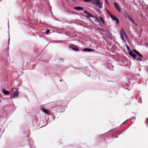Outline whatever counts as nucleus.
<instances>
[{
  "label": "nucleus",
  "instance_id": "1",
  "mask_svg": "<svg viewBox=\"0 0 148 148\" xmlns=\"http://www.w3.org/2000/svg\"><path fill=\"white\" fill-rule=\"evenodd\" d=\"M120 35L121 36V38L122 40L123 41V42H125V41L124 39V36L125 37V38L127 39L128 40V38L126 36L125 32H124L123 29H121L120 30Z\"/></svg>",
  "mask_w": 148,
  "mask_h": 148
},
{
  "label": "nucleus",
  "instance_id": "2",
  "mask_svg": "<svg viewBox=\"0 0 148 148\" xmlns=\"http://www.w3.org/2000/svg\"><path fill=\"white\" fill-rule=\"evenodd\" d=\"M19 95V92L17 91H14L12 95H10L11 98H14L18 97Z\"/></svg>",
  "mask_w": 148,
  "mask_h": 148
},
{
  "label": "nucleus",
  "instance_id": "3",
  "mask_svg": "<svg viewBox=\"0 0 148 148\" xmlns=\"http://www.w3.org/2000/svg\"><path fill=\"white\" fill-rule=\"evenodd\" d=\"M114 8H115L116 10L119 12L121 13V10L120 7L118 4L116 3L115 2L114 3Z\"/></svg>",
  "mask_w": 148,
  "mask_h": 148
},
{
  "label": "nucleus",
  "instance_id": "4",
  "mask_svg": "<svg viewBox=\"0 0 148 148\" xmlns=\"http://www.w3.org/2000/svg\"><path fill=\"white\" fill-rule=\"evenodd\" d=\"M130 56L133 57L134 60L136 59V58L138 57V56L133 53V51L130 49Z\"/></svg>",
  "mask_w": 148,
  "mask_h": 148
},
{
  "label": "nucleus",
  "instance_id": "5",
  "mask_svg": "<svg viewBox=\"0 0 148 148\" xmlns=\"http://www.w3.org/2000/svg\"><path fill=\"white\" fill-rule=\"evenodd\" d=\"M69 47L72 49L73 50L75 51H77L79 50V49L76 46H75L73 45H70Z\"/></svg>",
  "mask_w": 148,
  "mask_h": 148
},
{
  "label": "nucleus",
  "instance_id": "6",
  "mask_svg": "<svg viewBox=\"0 0 148 148\" xmlns=\"http://www.w3.org/2000/svg\"><path fill=\"white\" fill-rule=\"evenodd\" d=\"M110 17L112 18L113 20L116 21L117 23H119V20L115 16L112 15H110Z\"/></svg>",
  "mask_w": 148,
  "mask_h": 148
},
{
  "label": "nucleus",
  "instance_id": "7",
  "mask_svg": "<svg viewBox=\"0 0 148 148\" xmlns=\"http://www.w3.org/2000/svg\"><path fill=\"white\" fill-rule=\"evenodd\" d=\"M95 5L99 8L100 9L101 8V4L99 0H98L97 1Z\"/></svg>",
  "mask_w": 148,
  "mask_h": 148
},
{
  "label": "nucleus",
  "instance_id": "8",
  "mask_svg": "<svg viewBox=\"0 0 148 148\" xmlns=\"http://www.w3.org/2000/svg\"><path fill=\"white\" fill-rule=\"evenodd\" d=\"M95 5L99 8L100 9L101 8V4L99 0H98L97 1Z\"/></svg>",
  "mask_w": 148,
  "mask_h": 148
},
{
  "label": "nucleus",
  "instance_id": "9",
  "mask_svg": "<svg viewBox=\"0 0 148 148\" xmlns=\"http://www.w3.org/2000/svg\"><path fill=\"white\" fill-rule=\"evenodd\" d=\"M107 68L110 70H113L114 66L112 64H108L107 66Z\"/></svg>",
  "mask_w": 148,
  "mask_h": 148
},
{
  "label": "nucleus",
  "instance_id": "10",
  "mask_svg": "<svg viewBox=\"0 0 148 148\" xmlns=\"http://www.w3.org/2000/svg\"><path fill=\"white\" fill-rule=\"evenodd\" d=\"M83 51H94V49H91L89 48H85L83 49Z\"/></svg>",
  "mask_w": 148,
  "mask_h": 148
},
{
  "label": "nucleus",
  "instance_id": "11",
  "mask_svg": "<svg viewBox=\"0 0 148 148\" xmlns=\"http://www.w3.org/2000/svg\"><path fill=\"white\" fill-rule=\"evenodd\" d=\"M74 9L78 10H84L83 8L80 6L75 7L74 8Z\"/></svg>",
  "mask_w": 148,
  "mask_h": 148
},
{
  "label": "nucleus",
  "instance_id": "12",
  "mask_svg": "<svg viewBox=\"0 0 148 148\" xmlns=\"http://www.w3.org/2000/svg\"><path fill=\"white\" fill-rule=\"evenodd\" d=\"M95 21L96 22H98V23H99V24H100V25H101V27H102V25H101V23L100 21V19L99 18H98V17H95Z\"/></svg>",
  "mask_w": 148,
  "mask_h": 148
},
{
  "label": "nucleus",
  "instance_id": "13",
  "mask_svg": "<svg viewBox=\"0 0 148 148\" xmlns=\"http://www.w3.org/2000/svg\"><path fill=\"white\" fill-rule=\"evenodd\" d=\"M2 92L4 94L6 95H9V91L5 90H2Z\"/></svg>",
  "mask_w": 148,
  "mask_h": 148
},
{
  "label": "nucleus",
  "instance_id": "14",
  "mask_svg": "<svg viewBox=\"0 0 148 148\" xmlns=\"http://www.w3.org/2000/svg\"><path fill=\"white\" fill-rule=\"evenodd\" d=\"M98 0H91L90 3L92 5H95Z\"/></svg>",
  "mask_w": 148,
  "mask_h": 148
},
{
  "label": "nucleus",
  "instance_id": "15",
  "mask_svg": "<svg viewBox=\"0 0 148 148\" xmlns=\"http://www.w3.org/2000/svg\"><path fill=\"white\" fill-rule=\"evenodd\" d=\"M134 51L136 54L138 55L140 57H143V56L141 55L140 54L139 52L137 51L136 50H134Z\"/></svg>",
  "mask_w": 148,
  "mask_h": 148
},
{
  "label": "nucleus",
  "instance_id": "16",
  "mask_svg": "<svg viewBox=\"0 0 148 148\" xmlns=\"http://www.w3.org/2000/svg\"><path fill=\"white\" fill-rule=\"evenodd\" d=\"M42 111L44 112L46 114H48V111L46 110L44 108H42Z\"/></svg>",
  "mask_w": 148,
  "mask_h": 148
},
{
  "label": "nucleus",
  "instance_id": "17",
  "mask_svg": "<svg viewBox=\"0 0 148 148\" xmlns=\"http://www.w3.org/2000/svg\"><path fill=\"white\" fill-rule=\"evenodd\" d=\"M125 13L126 14V15H125V17L127 20V19L130 20V16L127 14L126 12H125Z\"/></svg>",
  "mask_w": 148,
  "mask_h": 148
},
{
  "label": "nucleus",
  "instance_id": "18",
  "mask_svg": "<svg viewBox=\"0 0 148 148\" xmlns=\"http://www.w3.org/2000/svg\"><path fill=\"white\" fill-rule=\"evenodd\" d=\"M100 19L102 23L103 24H105V21H104L103 19V18L102 17L100 16Z\"/></svg>",
  "mask_w": 148,
  "mask_h": 148
},
{
  "label": "nucleus",
  "instance_id": "19",
  "mask_svg": "<svg viewBox=\"0 0 148 148\" xmlns=\"http://www.w3.org/2000/svg\"><path fill=\"white\" fill-rule=\"evenodd\" d=\"M87 14L88 15V16H86L87 18H89V17H93H93H94L92 15H91L90 14V13H88V14Z\"/></svg>",
  "mask_w": 148,
  "mask_h": 148
},
{
  "label": "nucleus",
  "instance_id": "20",
  "mask_svg": "<svg viewBox=\"0 0 148 148\" xmlns=\"http://www.w3.org/2000/svg\"><path fill=\"white\" fill-rule=\"evenodd\" d=\"M130 21H131L136 26H137V25L136 23L134 22V21L130 18Z\"/></svg>",
  "mask_w": 148,
  "mask_h": 148
},
{
  "label": "nucleus",
  "instance_id": "21",
  "mask_svg": "<svg viewBox=\"0 0 148 148\" xmlns=\"http://www.w3.org/2000/svg\"><path fill=\"white\" fill-rule=\"evenodd\" d=\"M136 59H137V61H143L142 60V59L141 58H140L138 56L136 58Z\"/></svg>",
  "mask_w": 148,
  "mask_h": 148
},
{
  "label": "nucleus",
  "instance_id": "22",
  "mask_svg": "<svg viewBox=\"0 0 148 148\" xmlns=\"http://www.w3.org/2000/svg\"><path fill=\"white\" fill-rule=\"evenodd\" d=\"M125 62L126 63L127 62L125 61H125H121V63H120V64L121 65H124V64H124V63Z\"/></svg>",
  "mask_w": 148,
  "mask_h": 148
},
{
  "label": "nucleus",
  "instance_id": "23",
  "mask_svg": "<svg viewBox=\"0 0 148 148\" xmlns=\"http://www.w3.org/2000/svg\"><path fill=\"white\" fill-rule=\"evenodd\" d=\"M126 45L127 46V49L128 51V54H129L130 55V48L129 47V46L127 45V44H126Z\"/></svg>",
  "mask_w": 148,
  "mask_h": 148
},
{
  "label": "nucleus",
  "instance_id": "24",
  "mask_svg": "<svg viewBox=\"0 0 148 148\" xmlns=\"http://www.w3.org/2000/svg\"><path fill=\"white\" fill-rule=\"evenodd\" d=\"M97 12L98 13H99L100 14V15H101V12L100 10L97 9Z\"/></svg>",
  "mask_w": 148,
  "mask_h": 148
},
{
  "label": "nucleus",
  "instance_id": "25",
  "mask_svg": "<svg viewBox=\"0 0 148 148\" xmlns=\"http://www.w3.org/2000/svg\"><path fill=\"white\" fill-rule=\"evenodd\" d=\"M106 3L108 5H109L108 1V0H105Z\"/></svg>",
  "mask_w": 148,
  "mask_h": 148
},
{
  "label": "nucleus",
  "instance_id": "26",
  "mask_svg": "<svg viewBox=\"0 0 148 148\" xmlns=\"http://www.w3.org/2000/svg\"><path fill=\"white\" fill-rule=\"evenodd\" d=\"M91 0H84V1L85 2H91Z\"/></svg>",
  "mask_w": 148,
  "mask_h": 148
},
{
  "label": "nucleus",
  "instance_id": "27",
  "mask_svg": "<svg viewBox=\"0 0 148 148\" xmlns=\"http://www.w3.org/2000/svg\"><path fill=\"white\" fill-rule=\"evenodd\" d=\"M145 123H147L148 126V118L147 119L146 121H145Z\"/></svg>",
  "mask_w": 148,
  "mask_h": 148
},
{
  "label": "nucleus",
  "instance_id": "28",
  "mask_svg": "<svg viewBox=\"0 0 148 148\" xmlns=\"http://www.w3.org/2000/svg\"><path fill=\"white\" fill-rule=\"evenodd\" d=\"M50 32V30L49 29H47L46 32V33H47V34H48V33Z\"/></svg>",
  "mask_w": 148,
  "mask_h": 148
},
{
  "label": "nucleus",
  "instance_id": "29",
  "mask_svg": "<svg viewBox=\"0 0 148 148\" xmlns=\"http://www.w3.org/2000/svg\"><path fill=\"white\" fill-rule=\"evenodd\" d=\"M108 14H109V15H110H110H112V14L110 12L108 11Z\"/></svg>",
  "mask_w": 148,
  "mask_h": 148
},
{
  "label": "nucleus",
  "instance_id": "30",
  "mask_svg": "<svg viewBox=\"0 0 148 148\" xmlns=\"http://www.w3.org/2000/svg\"><path fill=\"white\" fill-rule=\"evenodd\" d=\"M84 12V13L85 14H88V12H87L86 11H85Z\"/></svg>",
  "mask_w": 148,
  "mask_h": 148
},
{
  "label": "nucleus",
  "instance_id": "31",
  "mask_svg": "<svg viewBox=\"0 0 148 148\" xmlns=\"http://www.w3.org/2000/svg\"><path fill=\"white\" fill-rule=\"evenodd\" d=\"M135 117H132V120H133V121H134L135 120Z\"/></svg>",
  "mask_w": 148,
  "mask_h": 148
},
{
  "label": "nucleus",
  "instance_id": "32",
  "mask_svg": "<svg viewBox=\"0 0 148 148\" xmlns=\"http://www.w3.org/2000/svg\"><path fill=\"white\" fill-rule=\"evenodd\" d=\"M98 29L99 30H102V31L103 30V29L101 28H98Z\"/></svg>",
  "mask_w": 148,
  "mask_h": 148
},
{
  "label": "nucleus",
  "instance_id": "33",
  "mask_svg": "<svg viewBox=\"0 0 148 148\" xmlns=\"http://www.w3.org/2000/svg\"><path fill=\"white\" fill-rule=\"evenodd\" d=\"M126 121H125L124 122H123V123L122 124H123L124 123H125L126 122Z\"/></svg>",
  "mask_w": 148,
  "mask_h": 148
},
{
  "label": "nucleus",
  "instance_id": "34",
  "mask_svg": "<svg viewBox=\"0 0 148 148\" xmlns=\"http://www.w3.org/2000/svg\"><path fill=\"white\" fill-rule=\"evenodd\" d=\"M9 40H10V38H9L8 44H9Z\"/></svg>",
  "mask_w": 148,
  "mask_h": 148
},
{
  "label": "nucleus",
  "instance_id": "35",
  "mask_svg": "<svg viewBox=\"0 0 148 148\" xmlns=\"http://www.w3.org/2000/svg\"><path fill=\"white\" fill-rule=\"evenodd\" d=\"M60 60H63V59H60Z\"/></svg>",
  "mask_w": 148,
  "mask_h": 148
},
{
  "label": "nucleus",
  "instance_id": "36",
  "mask_svg": "<svg viewBox=\"0 0 148 148\" xmlns=\"http://www.w3.org/2000/svg\"><path fill=\"white\" fill-rule=\"evenodd\" d=\"M62 81V80H61V79H60V82H61Z\"/></svg>",
  "mask_w": 148,
  "mask_h": 148
},
{
  "label": "nucleus",
  "instance_id": "37",
  "mask_svg": "<svg viewBox=\"0 0 148 148\" xmlns=\"http://www.w3.org/2000/svg\"><path fill=\"white\" fill-rule=\"evenodd\" d=\"M35 147L34 146L33 147V148H35Z\"/></svg>",
  "mask_w": 148,
  "mask_h": 148
},
{
  "label": "nucleus",
  "instance_id": "38",
  "mask_svg": "<svg viewBox=\"0 0 148 148\" xmlns=\"http://www.w3.org/2000/svg\"><path fill=\"white\" fill-rule=\"evenodd\" d=\"M30 147L31 148H32V147H31V146H30Z\"/></svg>",
  "mask_w": 148,
  "mask_h": 148
}]
</instances>
